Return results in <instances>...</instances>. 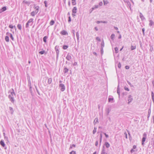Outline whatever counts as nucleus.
<instances>
[{
    "label": "nucleus",
    "instance_id": "f257e3e1",
    "mask_svg": "<svg viewBox=\"0 0 154 154\" xmlns=\"http://www.w3.org/2000/svg\"><path fill=\"white\" fill-rule=\"evenodd\" d=\"M11 91V94H10L8 96V98H10L11 97H14V96H15L16 95V94L15 93H14V90L12 88L11 89V90L10 91H9V92Z\"/></svg>",
    "mask_w": 154,
    "mask_h": 154
},
{
    "label": "nucleus",
    "instance_id": "f03ea898",
    "mask_svg": "<svg viewBox=\"0 0 154 154\" xmlns=\"http://www.w3.org/2000/svg\"><path fill=\"white\" fill-rule=\"evenodd\" d=\"M147 134L146 133H144L143 134V137L142 139V145H143L144 144V142L145 141L146 138Z\"/></svg>",
    "mask_w": 154,
    "mask_h": 154
},
{
    "label": "nucleus",
    "instance_id": "7ed1b4c3",
    "mask_svg": "<svg viewBox=\"0 0 154 154\" xmlns=\"http://www.w3.org/2000/svg\"><path fill=\"white\" fill-rule=\"evenodd\" d=\"M59 87L61 88L60 89L61 91H63L65 90V88L64 84H59Z\"/></svg>",
    "mask_w": 154,
    "mask_h": 154
},
{
    "label": "nucleus",
    "instance_id": "20e7f679",
    "mask_svg": "<svg viewBox=\"0 0 154 154\" xmlns=\"http://www.w3.org/2000/svg\"><path fill=\"white\" fill-rule=\"evenodd\" d=\"M72 57L71 56V54H69V53H68L66 57V59L69 61L70 60L72 59Z\"/></svg>",
    "mask_w": 154,
    "mask_h": 154
},
{
    "label": "nucleus",
    "instance_id": "39448f33",
    "mask_svg": "<svg viewBox=\"0 0 154 154\" xmlns=\"http://www.w3.org/2000/svg\"><path fill=\"white\" fill-rule=\"evenodd\" d=\"M132 96L131 95H129L128 97V104H129L130 102L132 101L133 100V98H132Z\"/></svg>",
    "mask_w": 154,
    "mask_h": 154
},
{
    "label": "nucleus",
    "instance_id": "423d86ee",
    "mask_svg": "<svg viewBox=\"0 0 154 154\" xmlns=\"http://www.w3.org/2000/svg\"><path fill=\"white\" fill-rule=\"evenodd\" d=\"M6 35H10V38H11V39H12V41H14V38L13 36L12 35L11 33H10L8 32H7L6 33Z\"/></svg>",
    "mask_w": 154,
    "mask_h": 154
},
{
    "label": "nucleus",
    "instance_id": "0eeeda50",
    "mask_svg": "<svg viewBox=\"0 0 154 154\" xmlns=\"http://www.w3.org/2000/svg\"><path fill=\"white\" fill-rule=\"evenodd\" d=\"M0 144L3 147H4L5 146L4 141L3 140H2L0 141Z\"/></svg>",
    "mask_w": 154,
    "mask_h": 154
},
{
    "label": "nucleus",
    "instance_id": "6e6552de",
    "mask_svg": "<svg viewBox=\"0 0 154 154\" xmlns=\"http://www.w3.org/2000/svg\"><path fill=\"white\" fill-rule=\"evenodd\" d=\"M60 34L62 35H68V33L65 30H63L61 31L60 32Z\"/></svg>",
    "mask_w": 154,
    "mask_h": 154
},
{
    "label": "nucleus",
    "instance_id": "1a4fd4ad",
    "mask_svg": "<svg viewBox=\"0 0 154 154\" xmlns=\"http://www.w3.org/2000/svg\"><path fill=\"white\" fill-rule=\"evenodd\" d=\"M77 8L76 7L73 8L72 10V13L74 14H75L77 12Z\"/></svg>",
    "mask_w": 154,
    "mask_h": 154
},
{
    "label": "nucleus",
    "instance_id": "9d476101",
    "mask_svg": "<svg viewBox=\"0 0 154 154\" xmlns=\"http://www.w3.org/2000/svg\"><path fill=\"white\" fill-rule=\"evenodd\" d=\"M101 154H107V153L105 152V148L104 146H103V148Z\"/></svg>",
    "mask_w": 154,
    "mask_h": 154
},
{
    "label": "nucleus",
    "instance_id": "9b49d317",
    "mask_svg": "<svg viewBox=\"0 0 154 154\" xmlns=\"http://www.w3.org/2000/svg\"><path fill=\"white\" fill-rule=\"evenodd\" d=\"M140 17L141 19V20H144L145 19V18L143 16V15L141 13H140Z\"/></svg>",
    "mask_w": 154,
    "mask_h": 154
},
{
    "label": "nucleus",
    "instance_id": "f8f14e48",
    "mask_svg": "<svg viewBox=\"0 0 154 154\" xmlns=\"http://www.w3.org/2000/svg\"><path fill=\"white\" fill-rule=\"evenodd\" d=\"M56 59L57 60L58 59L59 53V50H57L56 51Z\"/></svg>",
    "mask_w": 154,
    "mask_h": 154
},
{
    "label": "nucleus",
    "instance_id": "ddd939ff",
    "mask_svg": "<svg viewBox=\"0 0 154 154\" xmlns=\"http://www.w3.org/2000/svg\"><path fill=\"white\" fill-rule=\"evenodd\" d=\"M48 36H45L43 38V41L45 43L47 42L46 40L48 38Z\"/></svg>",
    "mask_w": 154,
    "mask_h": 154
},
{
    "label": "nucleus",
    "instance_id": "4468645a",
    "mask_svg": "<svg viewBox=\"0 0 154 154\" xmlns=\"http://www.w3.org/2000/svg\"><path fill=\"white\" fill-rule=\"evenodd\" d=\"M105 145L107 148H108L110 147V144L107 142H105Z\"/></svg>",
    "mask_w": 154,
    "mask_h": 154
},
{
    "label": "nucleus",
    "instance_id": "2eb2a0df",
    "mask_svg": "<svg viewBox=\"0 0 154 154\" xmlns=\"http://www.w3.org/2000/svg\"><path fill=\"white\" fill-rule=\"evenodd\" d=\"M114 99L113 98H110L109 97L108 98V102H111L112 103L113 102Z\"/></svg>",
    "mask_w": 154,
    "mask_h": 154
},
{
    "label": "nucleus",
    "instance_id": "dca6fc26",
    "mask_svg": "<svg viewBox=\"0 0 154 154\" xmlns=\"http://www.w3.org/2000/svg\"><path fill=\"white\" fill-rule=\"evenodd\" d=\"M111 109L110 108H109L106 109V110L107 111L106 113H107V115H109V113L111 111Z\"/></svg>",
    "mask_w": 154,
    "mask_h": 154
},
{
    "label": "nucleus",
    "instance_id": "f3484780",
    "mask_svg": "<svg viewBox=\"0 0 154 154\" xmlns=\"http://www.w3.org/2000/svg\"><path fill=\"white\" fill-rule=\"evenodd\" d=\"M52 80L51 78H50L48 79V83L49 84H50L52 82Z\"/></svg>",
    "mask_w": 154,
    "mask_h": 154
},
{
    "label": "nucleus",
    "instance_id": "a211bd4d",
    "mask_svg": "<svg viewBox=\"0 0 154 154\" xmlns=\"http://www.w3.org/2000/svg\"><path fill=\"white\" fill-rule=\"evenodd\" d=\"M37 14V12H36V11H33L31 13V15L32 16H34L35 15Z\"/></svg>",
    "mask_w": 154,
    "mask_h": 154
},
{
    "label": "nucleus",
    "instance_id": "6ab92c4d",
    "mask_svg": "<svg viewBox=\"0 0 154 154\" xmlns=\"http://www.w3.org/2000/svg\"><path fill=\"white\" fill-rule=\"evenodd\" d=\"M98 122V119L97 118H96L94 122V124H95L96 123Z\"/></svg>",
    "mask_w": 154,
    "mask_h": 154
},
{
    "label": "nucleus",
    "instance_id": "aec40b11",
    "mask_svg": "<svg viewBox=\"0 0 154 154\" xmlns=\"http://www.w3.org/2000/svg\"><path fill=\"white\" fill-rule=\"evenodd\" d=\"M100 144L101 145V143L102 141V134H100Z\"/></svg>",
    "mask_w": 154,
    "mask_h": 154
},
{
    "label": "nucleus",
    "instance_id": "412c9836",
    "mask_svg": "<svg viewBox=\"0 0 154 154\" xmlns=\"http://www.w3.org/2000/svg\"><path fill=\"white\" fill-rule=\"evenodd\" d=\"M68 70L69 69H68L66 67L63 70L64 73H67L68 72Z\"/></svg>",
    "mask_w": 154,
    "mask_h": 154
},
{
    "label": "nucleus",
    "instance_id": "4be33fe9",
    "mask_svg": "<svg viewBox=\"0 0 154 154\" xmlns=\"http://www.w3.org/2000/svg\"><path fill=\"white\" fill-rule=\"evenodd\" d=\"M103 4L105 5H106L107 4H108L109 3L108 1L107 0L105 1V0H103Z\"/></svg>",
    "mask_w": 154,
    "mask_h": 154
},
{
    "label": "nucleus",
    "instance_id": "5701e85b",
    "mask_svg": "<svg viewBox=\"0 0 154 154\" xmlns=\"http://www.w3.org/2000/svg\"><path fill=\"white\" fill-rule=\"evenodd\" d=\"M9 110L11 111V114H13V113L14 111L13 108L12 107H9Z\"/></svg>",
    "mask_w": 154,
    "mask_h": 154
},
{
    "label": "nucleus",
    "instance_id": "b1692460",
    "mask_svg": "<svg viewBox=\"0 0 154 154\" xmlns=\"http://www.w3.org/2000/svg\"><path fill=\"white\" fill-rule=\"evenodd\" d=\"M23 3H25L26 4H27L28 5H29L30 4V3L29 2L25 1V0H24L23 1Z\"/></svg>",
    "mask_w": 154,
    "mask_h": 154
},
{
    "label": "nucleus",
    "instance_id": "393cba45",
    "mask_svg": "<svg viewBox=\"0 0 154 154\" xmlns=\"http://www.w3.org/2000/svg\"><path fill=\"white\" fill-rule=\"evenodd\" d=\"M9 27L11 29H13L14 27L15 29L16 30V27L15 26H13L12 25H10L9 26Z\"/></svg>",
    "mask_w": 154,
    "mask_h": 154
},
{
    "label": "nucleus",
    "instance_id": "a878e982",
    "mask_svg": "<svg viewBox=\"0 0 154 154\" xmlns=\"http://www.w3.org/2000/svg\"><path fill=\"white\" fill-rule=\"evenodd\" d=\"M154 25V22L151 20H149V25L150 26H152V25Z\"/></svg>",
    "mask_w": 154,
    "mask_h": 154
},
{
    "label": "nucleus",
    "instance_id": "bb28decb",
    "mask_svg": "<svg viewBox=\"0 0 154 154\" xmlns=\"http://www.w3.org/2000/svg\"><path fill=\"white\" fill-rule=\"evenodd\" d=\"M115 36V34H112L110 36V38H111V39L112 40H113L114 39Z\"/></svg>",
    "mask_w": 154,
    "mask_h": 154
},
{
    "label": "nucleus",
    "instance_id": "cd10ccee",
    "mask_svg": "<svg viewBox=\"0 0 154 154\" xmlns=\"http://www.w3.org/2000/svg\"><path fill=\"white\" fill-rule=\"evenodd\" d=\"M9 99L11 101L12 103H13L14 102V97H11L10 98H9Z\"/></svg>",
    "mask_w": 154,
    "mask_h": 154
},
{
    "label": "nucleus",
    "instance_id": "c85d7f7f",
    "mask_svg": "<svg viewBox=\"0 0 154 154\" xmlns=\"http://www.w3.org/2000/svg\"><path fill=\"white\" fill-rule=\"evenodd\" d=\"M17 27L20 30H21L22 29V26L21 24H18L17 26Z\"/></svg>",
    "mask_w": 154,
    "mask_h": 154
},
{
    "label": "nucleus",
    "instance_id": "c756f323",
    "mask_svg": "<svg viewBox=\"0 0 154 154\" xmlns=\"http://www.w3.org/2000/svg\"><path fill=\"white\" fill-rule=\"evenodd\" d=\"M35 8L36 9V11H36V12H37V13H38V12L39 11V7L38 6H37L36 7H35Z\"/></svg>",
    "mask_w": 154,
    "mask_h": 154
},
{
    "label": "nucleus",
    "instance_id": "7c9ffc66",
    "mask_svg": "<svg viewBox=\"0 0 154 154\" xmlns=\"http://www.w3.org/2000/svg\"><path fill=\"white\" fill-rule=\"evenodd\" d=\"M5 40L7 42H9V37H8V35L7 36H5Z\"/></svg>",
    "mask_w": 154,
    "mask_h": 154
},
{
    "label": "nucleus",
    "instance_id": "2f4dec72",
    "mask_svg": "<svg viewBox=\"0 0 154 154\" xmlns=\"http://www.w3.org/2000/svg\"><path fill=\"white\" fill-rule=\"evenodd\" d=\"M6 6H4L1 9L2 10V11L3 12L6 10Z\"/></svg>",
    "mask_w": 154,
    "mask_h": 154
},
{
    "label": "nucleus",
    "instance_id": "473e14b6",
    "mask_svg": "<svg viewBox=\"0 0 154 154\" xmlns=\"http://www.w3.org/2000/svg\"><path fill=\"white\" fill-rule=\"evenodd\" d=\"M54 21L53 20H51L50 23V25H53L54 24Z\"/></svg>",
    "mask_w": 154,
    "mask_h": 154
},
{
    "label": "nucleus",
    "instance_id": "72a5a7b5",
    "mask_svg": "<svg viewBox=\"0 0 154 154\" xmlns=\"http://www.w3.org/2000/svg\"><path fill=\"white\" fill-rule=\"evenodd\" d=\"M97 131V128L94 127V129L93 131V134H94Z\"/></svg>",
    "mask_w": 154,
    "mask_h": 154
},
{
    "label": "nucleus",
    "instance_id": "f704fd0d",
    "mask_svg": "<svg viewBox=\"0 0 154 154\" xmlns=\"http://www.w3.org/2000/svg\"><path fill=\"white\" fill-rule=\"evenodd\" d=\"M76 36L77 38V40L78 41L79 39V34L78 32H77L76 33Z\"/></svg>",
    "mask_w": 154,
    "mask_h": 154
},
{
    "label": "nucleus",
    "instance_id": "c9c22d12",
    "mask_svg": "<svg viewBox=\"0 0 154 154\" xmlns=\"http://www.w3.org/2000/svg\"><path fill=\"white\" fill-rule=\"evenodd\" d=\"M68 46L66 45H64L63 47V49H66L68 48Z\"/></svg>",
    "mask_w": 154,
    "mask_h": 154
},
{
    "label": "nucleus",
    "instance_id": "e433bc0d",
    "mask_svg": "<svg viewBox=\"0 0 154 154\" xmlns=\"http://www.w3.org/2000/svg\"><path fill=\"white\" fill-rule=\"evenodd\" d=\"M118 48L117 47H116L115 48V52L116 53H117L118 52Z\"/></svg>",
    "mask_w": 154,
    "mask_h": 154
},
{
    "label": "nucleus",
    "instance_id": "4c0bfd02",
    "mask_svg": "<svg viewBox=\"0 0 154 154\" xmlns=\"http://www.w3.org/2000/svg\"><path fill=\"white\" fill-rule=\"evenodd\" d=\"M100 51L101 55H102L103 54V48H102V47H101Z\"/></svg>",
    "mask_w": 154,
    "mask_h": 154
},
{
    "label": "nucleus",
    "instance_id": "58836bf2",
    "mask_svg": "<svg viewBox=\"0 0 154 154\" xmlns=\"http://www.w3.org/2000/svg\"><path fill=\"white\" fill-rule=\"evenodd\" d=\"M104 43L103 40L101 44V47H102V48H103L104 47Z\"/></svg>",
    "mask_w": 154,
    "mask_h": 154
},
{
    "label": "nucleus",
    "instance_id": "ea45409f",
    "mask_svg": "<svg viewBox=\"0 0 154 154\" xmlns=\"http://www.w3.org/2000/svg\"><path fill=\"white\" fill-rule=\"evenodd\" d=\"M33 19L32 18L30 19L27 22L29 23L33 22Z\"/></svg>",
    "mask_w": 154,
    "mask_h": 154
},
{
    "label": "nucleus",
    "instance_id": "a19ab883",
    "mask_svg": "<svg viewBox=\"0 0 154 154\" xmlns=\"http://www.w3.org/2000/svg\"><path fill=\"white\" fill-rule=\"evenodd\" d=\"M136 46H132V45H131V50H134L135 49H136Z\"/></svg>",
    "mask_w": 154,
    "mask_h": 154
},
{
    "label": "nucleus",
    "instance_id": "79ce46f5",
    "mask_svg": "<svg viewBox=\"0 0 154 154\" xmlns=\"http://www.w3.org/2000/svg\"><path fill=\"white\" fill-rule=\"evenodd\" d=\"M98 7V5H95L94 7L92 8V10L91 11H92L94 9H95L97 8Z\"/></svg>",
    "mask_w": 154,
    "mask_h": 154
},
{
    "label": "nucleus",
    "instance_id": "37998d69",
    "mask_svg": "<svg viewBox=\"0 0 154 154\" xmlns=\"http://www.w3.org/2000/svg\"><path fill=\"white\" fill-rule=\"evenodd\" d=\"M72 4L73 5H75L76 4L75 0V1H72Z\"/></svg>",
    "mask_w": 154,
    "mask_h": 154
},
{
    "label": "nucleus",
    "instance_id": "c03bdc74",
    "mask_svg": "<svg viewBox=\"0 0 154 154\" xmlns=\"http://www.w3.org/2000/svg\"><path fill=\"white\" fill-rule=\"evenodd\" d=\"M69 154H76V152L73 150L70 152Z\"/></svg>",
    "mask_w": 154,
    "mask_h": 154
},
{
    "label": "nucleus",
    "instance_id": "a18cd8bd",
    "mask_svg": "<svg viewBox=\"0 0 154 154\" xmlns=\"http://www.w3.org/2000/svg\"><path fill=\"white\" fill-rule=\"evenodd\" d=\"M148 117H149L150 116V113H151V110L150 109H149L148 110Z\"/></svg>",
    "mask_w": 154,
    "mask_h": 154
},
{
    "label": "nucleus",
    "instance_id": "49530a36",
    "mask_svg": "<svg viewBox=\"0 0 154 154\" xmlns=\"http://www.w3.org/2000/svg\"><path fill=\"white\" fill-rule=\"evenodd\" d=\"M45 52V51H40L39 52V53L40 54H43Z\"/></svg>",
    "mask_w": 154,
    "mask_h": 154
},
{
    "label": "nucleus",
    "instance_id": "de8ad7c7",
    "mask_svg": "<svg viewBox=\"0 0 154 154\" xmlns=\"http://www.w3.org/2000/svg\"><path fill=\"white\" fill-rule=\"evenodd\" d=\"M117 93L118 94L119 97L120 96V90H117Z\"/></svg>",
    "mask_w": 154,
    "mask_h": 154
},
{
    "label": "nucleus",
    "instance_id": "09e8293b",
    "mask_svg": "<svg viewBox=\"0 0 154 154\" xmlns=\"http://www.w3.org/2000/svg\"><path fill=\"white\" fill-rule=\"evenodd\" d=\"M75 144H72V145H71L69 149H72V147H75Z\"/></svg>",
    "mask_w": 154,
    "mask_h": 154
},
{
    "label": "nucleus",
    "instance_id": "8fccbe9b",
    "mask_svg": "<svg viewBox=\"0 0 154 154\" xmlns=\"http://www.w3.org/2000/svg\"><path fill=\"white\" fill-rule=\"evenodd\" d=\"M59 46H56L55 47V49L56 51L57 50H59Z\"/></svg>",
    "mask_w": 154,
    "mask_h": 154
},
{
    "label": "nucleus",
    "instance_id": "3c124183",
    "mask_svg": "<svg viewBox=\"0 0 154 154\" xmlns=\"http://www.w3.org/2000/svg\"><path fill=\"white\" fill-rule=\"evenodd\" d=\"M100 23H107L108 22H107V21H100Z\"/></svg>",
    "mask_w": 154,
    "mask_h": 154
},
{
    "label": "nucleus",
    "instance_id": "603ef678",
    "mask_svg": "<svg viewBox=\"0 0 154 154\" xmlns=\"http://www.w3.org/2000/svg\"><path fill=\"white\" fill-rule=\"evenodd\" d=\"M29 91H30L32 95V87H31V86H30L29 87Z\"/></svg>",
    "mask_w": 154,
    "mask_h": 154
},
{
    "label": "nucleus",
    "instance_id": "864d4df0",
    "mask_svg": "<svg viewBox=\"0 0 154 154\" xmlns=\"http://www.w3.org/2000/svg\"><path fill=\"white\" fill-rule=\"evenodd\" d=\"M29 23H28V22H27L26 23V28H28L29 27Z\"/></svg>",
    "mask_w": 154,
    "mask_h": 154
},
{
    "label": "nucleus",
    "instance_id": "5fc2aeb1",
    "mask_svg": "<svg viewBox=\"0 0 154 154\" xmlns=\"http://www.w3.org/2000/svg\"><path fill=\"white\" fill-rule=\"evenodd\" d=\"M124 89L126 91H129V89L128 88H127V87H124Z\"/></svg>",
    "mask_w": 154,
    "mask_h": 154
},
{
    "label": "nucleus",
    "instance_id": "6e6d98bb",
    "mask_svg": "<svg viewBox=\"0 0 154 154\" xmlns=\"http://www.w3.org/2000/svg\"><path fill=\"white\" fill-rule=\"evenodd\" d=\"M127 82L128 83V84L131 86V87H133V85H132L131 83L129 82L128 81H127Z\"/></svg>",
    "mask_w": 154,
    "mask_h": 154
},
{
    "label": "nucleus",
    "instance_id": "4d7b16f0",
    "mask_svg": "<svg viewBox=\"0 0 154 154\" xmlns=\"http://www.w3.org/2000/svg\"><path fill=\"white\" fill-rule=\"evenodd\" d=\"M35 88H36V91H37V92L38 94L39 95H40V94L39 92V91H38V89H37V87H36V86H35Z\"/></svg>",
    "mask_w": 154,
    "mask_h": 154
},
{
    "label": "nucleus",
    "instance_id": "13d9d810",
    "mask_svg": "<svg viewBox=\"0 0 154 154\" xmlns=\"http://www.w3.org/2000/svg\"><path fill=\"white\" fill-rule=\"evenodd\" d=\"M124 134L125 135V138L126 139H127V134L126 132H124Z\"/></svg>",
    "mask_w": 154,
    "mask_h": 154
},
{
    "label": "nucleus",
    "instance_id": "bf43d9fd",
    "mask_svg": "<svg viewBox=\"0 0 154 154\" xmlns=\"http://www.w3.org/2000/svg\"><path fill=\"white\" fill-rule=\"evenodd\" d=\"M121 66V65L120 63H119L118 64V67L119 68H120Z\"/></svg>",
    "mask_w": 154,
    "mask_h": 154
},
{
    "label": "nucleus",
    "instance_id": "052dcab7",
    "mask_svg": "<svg viewBox=\"0 0 154 154\" xmlns=\"http://www.w3.org/2000/svg\"><path fill=\"white\" fill-rule=\"evenodd\" d=\"M44 4H45V6L46 7H47V2L46 1H45L44 2Z\"/></svg>",
    "mask_w": 154,
    "mask_h": 154
},
{
    "label": "nucleus",
    "instance_id": "680f3d73",
    "mask_svg": "<svg viewBox=\"0 0 154 154\" xmlns=\"http://www.w3.org/2000/svg\"><path fill=\"white\" fill-rule=\"evenodd\" d=\"M99 5L100 6H101L103 5V3L102 2H100L99 3Z\"/></svg>",
    "mask_w": 154,
    "mask_h": 154
},
{
    "label": "nucleus",
    "instance_id": "e2e57ef3",
    "mask_svg": "<svg viewBox=\"0 0 154 154\" xmlns=\"http://www.w3.org/2000/svg\"><path fill=\"white\" fill-rule=\"evenodd\" d=\"M103 134H104V135H105L106 137V138L108 137L109 136H108V134H107L106 133H103Z\"/></svg>",
    "mask_w": 154,
    "mask_h": 154
},
{
    "label": "nucleus",
    "instance_id": "0e129e2a",
    "mask_svg": "<svg viewBox=\"0 0 154 154\" xmlns=\"http://www.w3.org/2000/svg\"><path fill=\"white\" fill-rule=\"evenodd\" d=\"M150 50L151 51H152L153 49V47L152 46H150Z\"/></svg>",
    "mask_w": 154,
    "mask_h": 154
},
{
    "label": "nucleus",
    "instance_id": "69168bd1",
    "mask_svg": "<svg viewBox=\"0 0 154 154\" xmlns=\"http://www.w3.org/2000/svg\"><path fill=\"white\" fill-rule=\"evenodd\" d=\"M71 21V18L70 16H69V19H68V22H69Z\"/></svg>",
    "mask_w": 154,
    "mask_h": 154
},
{
    "label": "nucleus",
    "instance_id": "338daca9",
    "mask_svg": "<svg viewBox=\"0 0 154 154\" xmlns=\"http://www.w3.org/2000/svg\"><path fill=\"white\" fill-rule=\"evenodd\" d=\"M98 141L97 140L96 141V142H95V145L96 146H97V145H98Z\"/></svg>",
    "mask_w": 154,
    "mask_h": 154
},
{
    "label": "nucleus",
    "instance_id": "774afa93",
    "mask_svg": "<svg viewBox=\"0 0 154 154\" xmlns=\"http://www.w3.org/2000/svg\"><path fill=\"white\" fill-rule=\"evenodd\" d=\"M96 39L97 40H98V41H100V38L98 37H97L96 38Z\"/></svg>",
    "mask_w": 154,
    "mask_h": 154
}]
</instances>
